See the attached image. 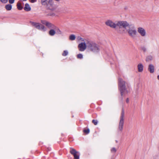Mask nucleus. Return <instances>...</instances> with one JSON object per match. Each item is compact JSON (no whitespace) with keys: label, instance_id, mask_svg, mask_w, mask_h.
Masks as SVG:
<instances>
[{"label":"nucleus","instance_id":"f257e3e1","mask_svg":"<svg viewBox=\"0 0 159 159\" xmlns=\"http://www.w3.org/2000/svg\"><path fill=\"white\" fill-rule=\"evenodd\" d=\"M118 87L121 96L120 100L122 101L123 100L122 96L129 92L130 86L128 83L120 78L118 79Z\"/></svg>","mask_w":159,"mask_h":159},{"label":"nucleus","instance_id":"f03ea898","mask_svg":"<svg viewBox=\"0 0 159 159\" xmlns=\"http://www.w3.org/2000/svg\"><path fill=\"white\" fill-rule=\"evenodd\" d=\"M105 24L110 27L116 29L117 26L119 28L123 27L125 29L129 25V23L126 21H118L116 24L115 23L111 20H108L105 22Z\"/></svg>","mask_w":159,"mask_h":159},{"label":"nucleus","instance_id":"7ed1b4c3","mask_svg":"<svg viewBox=\"0 0 159 159\" xmlns=\"http://www.w3.org/2000/svg\"><path fill=\"white\" fill-rule=\"evenodd\" d=\"M41 3L42 5L45 6L48 10L54 11L56 9L53 0H41Z\"/></svg>","mask_w":159,"mask_h":159},{"label":"nucleus","instance_id":"20e7f679","mask_svg":"<svg viewBox=\"0 0 159 159\" xmlns=\"http://www.w3.org/2000/svg\"><path fill=\"white\" fill-rule=\"evenodd\" d=\"M87 48L89 51L95 52H98L100 51L99 46L95 43L87 40Z\"/></svg>","mask_w":159,"mask_h":159},{"label":"nucleus","instance_id":"39448f33","mask_svg":"<svg viewBox=\"0 0 159 159\" xmlns=\"http://www.w3.org/2000/svg\"><path fill=\"white\" fill-rule=\"evenodd\" d=\"M30 23L33 26H34L35 28L39 30L43 31H45L46 30V28L43 25L39 23L34 22L31 21H30Z\"/></svg>","mask_w":159,"mask_h":159},{"label":"nucleus","instance_id":"423d86ee","mask_svg":"<svg viewBox=\"0 0 159 159\" xmlns=\"http://www.w3.org/2000/svg\"><path fill=\"white\" fill-rule=\"evenodd\" d=\"M124 111L123 108H122L121 112V116H120V121L118 129L120 131H122L123 129V127L124 124Z\"/></svg>","mask_w":159,"mask_h":159},{"label":"nucleus","instance_id":"0eeeda50","mask_svg":"<svg viewBox=\"0 0 159 159\" xmlns=\"http://www.w3.org/2000/svg\"><path fill=\"white\" fill-rule=\"evenodd\" d=\"M70 153L73 155L74 157V159H79L80 153L77 151L75 149L72 148H70Z\"/></svg>","mask_w":159,"mask_h":159},{"label":"nucleus","instance_id":"6e6552de","mask_svg":"<svg viewBox=\"0 0 159 159\" xmlns=\"http://www.w3.org/2000/svg\"><path fill=\"white\" fill-rule=\"evenodd\" d=\"M41 23L49 29H55L57 28V26L54 25L46 20H41Z\"/></svg>","mask_w":159,"mask_h":159},{"label":"nucleus","instance_id":"1a4fd4ad","mask_svg":"<svg viewBox=\"0 0 159 159\" xmlns=\"http://www.w3.org/2000/svg\"><path fill=\"white\" fill-rule=\"evenodd\" d=\"M87 40H85V43H81L79 44L78 48L79 51H83L87 48Z\"/></svg>","mask_w":159,"mask_h":159},{"label":"nucleus","instance_id":"9d476101","mask_svg":"<svg viewBox=\"0 0 159 159\" xmlns=\"http://www.w3.org/2000/svg\"><path fill=\"white\" fill-rule=\"evenodd\" d=\"M129 36L131 37L134 38L137 34V31L135 29H129L127 31Z\"/></svg>","mask_w":159,"mask_h":159},{"label":"nucleus","instance_id":"9b49d317","mask_svg":"<svg viewBox=\"0 0 159 159\" xmlns=\"http://www.w3.org/2000/svg\"><path fill=\"white\" fill-rule=\"evenodd\" d=\"M138 32L142 37H144L146 34L145 30L143 28L139 27L138 28Z\"/></svg>","mask_w":159,"mask_h":159},{"label":"nucleus","instance_id":"f8f14e48","mask_svg":"<svg viewBox=\"0 0 159 159\" xmlns=\"http://www.w3.org/2000/svg\"><path fill=\"white\" fill-rule=\"evenodd\" d=\"M154 67L152 64H150L148 66V70L151 73H153L154 71Z\"/></svg>","mask_w":159,"mask_h":159},{"label":"nucleus","instance_id":"ddd939ff","mask_svg":"<svg viewBox=\"0 0 159 159\" xmlns=\"http://www.w3.org/2000/svg\"><path fill=\"white\" fill-rule=\"evenodd\" d=\"M24 10L26 11H29L31 10V8L29 4L26 3L25 5V7L24 8Z\"/></svg>","mask_w":159,"mask_h":159},{"label":"nucleus","instance_id":"4468645a","mask_svg":"<svg viewBox=\"0 0 159 159\" xmlns=\"http://www.w3.org/2000/svg\"><path fill=\"white\" fill-rule=\"evenodd\" d=\"M48 33L50 36H54L56 33V30L54 29H51L49 31Z\"/></svg>","mask_w":159,"mask_h":159},{"label":"nucleus","instance_id":"2eb2a0df","mask_svg":"<svg viewBox=\"0 0 159 159\" xmlns=\"http://www.w3.org/2000/svg\"><path fill=\"white\" fill-rule=\"evenodd\" d=\"M138 70L139 72H142L143 69V66L141 64H139L138 66Z\"/></svg>","mask_w":159,"mask_h":159},{"label":"nucleus","instance_id":"dca6fc26","mask_svg":"<svg viewBox=\"0 0 159 159\" xmlns=\"http://www.w3.org/2000/svg\"><path fill=\"white\" fill-rule=\"evenodd\" d=\"M5 8L7 11H10L11 10L12 6L11 4H8L5 6Z\"/></svg>","mask_w":159,"mask_h":159},{"label":"nucleus","instance_id":"f3484780","mask_svg":"<svg viewBox=\"0 0 159 159\" xmlns=\"http://www.w3.org/2000/svg\"><path fill=\"white\" fill-rule=\"evenodd\" d=\"M17 9L19 10H22L23 8V7L21 6V3L19 2H17Z\"/></svg>","mask_w":159,"mask_h":159},{"label":"nucleus","instance_id":"a211bd4d","mask_svg":"<svg viewBox=\"0 0 159 159\" xmlns=\"http://www.w3.org/2000/svg\"><path fill=\"white\" fill-rule=\"evenodd\" d=\"M54 30H55L56 33L57 34H62L61 31L57 27V26L56 28Z\"/></svg>","mask_w":159,"mask_h":159},{"label":"nucleus","instance_id":"6ab92c4d","mask_svg":"<svg viewBox=\"0 0 159 159\" xmlns=\"http://www.w3.org/2000/svg\"><path fill=\"white\" fill-rule=\"evenodd\" d=\"M152 59V57L151 55H149L147 57L146 61H151Z\"/></svg>","mask_w":159,"mask_h":159},{"label":"nucleus","instance_id":"aec40b11","mask_svg":"<svg viewBox=\"0 0 159 159\" xmlns=\"http://www.w3.org/2000/svg\"><path fill=\"white\" fill-rule=\"evenodd\" d=\"M75 39V36L74 35L71 34L70 36L69 39L71 40H74Z\"/></svg>","mask_w":159,"mask_h":159},{"label":"nucleus","instance_id":"412c9836","mask_svg":"<svg viewBox=\"0 0 159 159\" xmlns=\"http://www.w3.org/2000/svg\"><path fill=\"white\" fill-rule=\"evenodd\" d=\"M47 16L53 17L56 16V14L54 12H51L48 13L47 14Z\"/></svg>","mask_w":159,"mask_h":159},{"label":"nucleus","instance_id":"4be33fe9","mask_svg":"<svg viewBox=\"0 0 159 159\" xmlns=\"http://www.w3.org/2000/svg\"><path fill=\"white\" fill-rule=\"evenodd\" d=\"M83 132L85 133L86 134H89L90 132V130L89 129H84L83 131Z\"/></svg>","mask_w":159,"mask_h":159},{"label":"nucleus","instance_id":"5701e85b","mask_svg":"<svg viewBox=\"0 0 159 159\" xmlns=\"http://www.w3.org/2000/svg\"><path fill=\"white\" fill-rule=\"evenodd\" d=\"M68 54V52L67 51L65 50L62 53V55L64 56H67Z\"/></svg>","mask_w":159,"mask_h":159},{"label":"nucleus","instance_id":"b1692460","mask_svg":"<svg viewBox=\"0 0 159 159\" xmlns=\"http://www.w3.org/2000/svg\"><path fill=\"white\" fill-rule=\"evenodd\" d=\"M92 122L95 125H97L98 123V121L96 120H93Z\"/></svg>","mask_w":159,"mask_h":159},{"label":"nucleus","instance_id":"393cba45","mask_svg":"<svg viewBox=\"0 0 159 159\" xmlns=\"http://www.w3.org/2000/svg\"><path fill=\"white\" fill-rule=\"evenodd\" d=\"M77 57L78 59H82L83 58V56L82 54L80 53L77 55Z\"/></svg>","mask_w":159,"mask_h":159},{"label":"nucleus","instance_id":"a878e982","mask_svg":"<svg viewBox=\"0 0 159 159\" xmlns=\"http://www.w3.org/2000/svg\"><path fill=\"white\" fill-rule=\"evenodd\" d=\"M116 151V150L115 148H112L111 149V152L114 153H115Z\"/></svg>","mask_w":159,"mask_h":159},{"label":"nucleus","instance_id":"bb28decb","mask_svg":"<svg viewBox=\"0 0 159 159\" xmlns=\"http://www.w3.org/2000/svg\"><path fill=\"white\" fill-rule=\"evenodd\" d=\"M1 2L3 3H6L8 2V0H1Z\"/></svg>","mask_w":159,"mask_h":159},{"label":"nucleus","instance_id":"cd10ccee","mask_svg":"<svg viewBox=\"0 0 159 159\" xmlns=\"http://www.w3.org/2000/svg\"><path fill=\"white\" fill-rule=\"evenodd\" d=\"M15 0H9V2L10 4L13 3L15 2Z\"/></svg>","mask_w":159,"mask_h":159},{"label":"nucleus","instance_id":"c85d7f7f","mask_svg":"<svg viewBox=\"0 0 159 159\" xmlns=\"http://www.w3.org/2000/svg\"><path fill=\"white\" fill-rule=\"evenodd\" d=\"M142 50L144 52H145L146 51V49L144 47H141Z\"/></svg>","mask_w":159,"mask_h":159},{"label":"nucleus","instance_id":"c756f323","mask_svg":"<svg viewBox=\"0 0 159 159\" xmlns=\"http://www.w3.org/2000/svg\"><path fill=\"white\" fill-rule=\"evenodd\" d=\"M30 1L31 3H34L37 1V0H30Z\"/></svg>","mask_w":159,"mask_h":159},{"label":"nucleus","instance_id":"7c9ffc66","mask_svg":"<svg viewBox=\"0 0 159 159\" xmlns=\"http://www.w3.org/2000/svg\"><path fill=\"white\" fill-rule=\"evenodd\" d=\"M126 102L127 103H128L129 102V99L128 98H126Z\"/></svg>","mask_w":159,"mask_h":159},{"label":"nucleus","instance_id":"2f4dec72","mask_svg":"<svg viewBox=\"0 0 159 159\" xmlns=\"http://www.w3.org/2000/svg\"><path fill=\"white\" fill-rule=\"evenodd\" d=\"M157 79L159 80V75H158L157 76Z\"/></svg>","mask_w":159,"mask_h":159},{"label":"nucleus","instance_id":"473e14b6","mask_svg":"<svg viewBox=\"0 0 159 159\" xmlns=\"http://www.w3.org/2000/svg\"><path fill=\"white\" fill-rule=\"evenodd\" d=\"M55 1H57V2H59V1L60 0H54Z\"/></svg>","mask_w":159,"mask_h":159},{"label":"nucleus","instance_id":"72a5a7b5","mask_svg":"<svg viewBox=\"0 0 159 159\" xmlns=\"http://www.w3.org/2000/svg\"><path fill=\"white\" fill-rule=\"evenodd\" d=\"M82 40V41H84V40Z\"/></svg>","mask_w":159,"mask_h":159}]
</instances>
